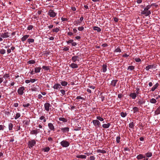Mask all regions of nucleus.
<instances>
[{
  "instance_id": "nucleus-1",
  "label": "nucleus",
  "mask_w": 160,
  "mask_h": 160,
  "mask_svg": "<svg viewBox=\"0 0 160 160\" xmlns=\"http://www.w3.org/2000/svg\"><path fill=\"white\" fill-rule=\"evenodd\" d=\"M48 15L50 17H55L57 15V13L54 11L52 9H50L48 11Z\"/></svg>"
},
{
  "instance_id": "nucleus-2",
  "label": "nucleus",
  "mask_w": 160,
  "mask_h": 160,
  "mask_svg": "<svg viewBox=\"0 0 160 160\" xmlns=\"http://www.w3.org/2000/svg\"><path fill=\"white\" fill-rule=\"evenodd\" d=\"M25 89L23 86H22L19 88L17 91V92L18 94L20 95H22L24 93Z\"/></svg>"
},
{
  "instance_id": "nucleus-3",
  "label": "nucleus",
  "mask_w": 160,
  "mask_h": 160,
  "mask_svg": "<svg viewBox=\"0 0 160 160\" xmlns=\"http://www.w3.org/2000/svg\"><path fill=\"white\" fill-rule=\"evenodd\" d=\"M151 12L150 11L147 10L145 8L144 10L142 11L141 12V14L142 15H145L146 16H147L151 14Z\"/></svg>"
},
{
  "instance_id": "nucleus-4",
  "label": "nucleus",
  "mask_w": 160,
  "mask_h": 160,
  "mask_svg": "<svg viewBox=\"0 0 160 160\" xmlns=\"http://www.w3.org/2000/svg\"><path fill=\"white\" fill-rule=\"evenodd\" d=\"M92 123L96 128L100 127V123L98 120H93L92 121Z\"/></svg>"
},
{
  "instance_id": "nucleus-5",
  "label": "nucleus",
  "mask_w": 160,
  "mask_h": 160,
  "mask_svg": "<svg viewBox=\"0 0 160 160\" xmlns=\"http://www.w3.org/2000/svg\"><path fill=\"white\" fill-rule=\"evenodd\" d=\"M61 145L63 147H67L69 145V142L65 140H64L60 142Z\"/></svg>"
},
{
  "instance_id": "nucleus-6",
  "label": "nucleus",
  "mask_w": 160,
  "mask_h": 160,
  "mask_svg": "<svg viewBox=\"0 0 160 160\" xmlns=\"http://www.w3.org/2000/svg\"><path fill=\"white\" fill-rule=\"evenodd\" d=\"M28 145L29 148H32L36 144V142L35 140H32L28 142Z\"/></svg>"
},
{
  "instance_id": "nucleus-7",
  "label": "nucleus",
  "mask_w": 160,
  "mask_h": 160,
  "mask_svg": "<svg viewBox=\"0 0 160 160\" xmlns=\"http://www.w3.org/2000/svg\"><path fill=\"white\" fill-rule=\"evenodd\" d=\"M3 78H4L5 81L4 82V83H6L8 82V81L7 80V79H10V76L9 73H6L4 74L3 77Z\"/></svg>"
},
{
  "instance_id": "nucleus-8",
  "label": "nucleus",
  "mask_w": 160,
  "mask_h": 160,
  "mask_svg": "<svg viewBox=\"0 0 160 160\" xmlns=\"http://www.w3.org/2000/svg\"><path fill=\"white\" fill-rule=\"evenodd\" d=\"M139 94L138 92L136 91V92H133L131 93L130 95L129 96L132 98L133 99H135L137 96L138 95V94Z\"/></svg>"
},
{
  "instance_id": "nucleus-9",
  "label": "nucleus",
  "mask_w": 160,
  "mask_h": 160,
  "mask_svg": "<svg viewBox=\"0 0 160 160\" xmlns=\"http://www.w3.org/2000/svg\"><path fill=\"white\" fill-rule=\"evenodd\" d=\"M156 68V66L154 64L152 65H149L147 66L145 69L147 71H148L149 69L155 68Z\"/></svg>"
},
{
  "instance_id": "nucleus-10",
  "label": "nucleus",
  "mask_w": 160,
  "mask_h": 160,
  "mask_svg": "<svg viewBox=\"0 0 160 160\" xmlns=\"http://www.w3.org/2000/svg\"><path fill=\"white\" fill-rule=\"evenodd\" d=\"M40 131L39 129H36L31 131L30 133L32 135L35 134L36 135L38 133L40 132Z\"/></svg>"
},
{
  "instance_id": "nucleus-11",
  "label": "nucleus",
  "mask_w": 160,
  "mask_h": 160,
  "mask_svg": "<svg viewBox=\"0 0 160 160\" xmlns=\"http://www.w3.org/2000/svg\"><path fill=\"white\" fill-rule=\"evenodd\" d=\"M44 106L45 109L46 111H49L50 110V107H51V105L49 103H45L44 105Z\"/></svg>"
},
{
  "instance_id": "nucleus-12",
  "label": "nucleus",
  "mask_w": 160,
  "mask_h": 160,
  "mask_svg": "<svg viewBox=\"0 0 160 160\" xmlns=\"http://www.w3.org/2000/svg\"><path fill=\"white\" fill-rule=\"evenodd\" d=\"M48 126L50 130L52 131H55V127L53 125L52 123H48Z\"/></svg>"
},
{
  "instance_id": "nucleus-13",
  "label": "nucleus",
  "mask_w": 160,
  "mask_h": 160,
  "mask_svg": "<svg viewBox=\"0 0 160 160\" xmlns=\"http://www.w3.org/2000/svg\"><path fill=\"white\" fill-rule=\"evenodd\" d=\"M0 36L2 38H7L9 37L8 33V32H6L4 33H0Z\"/></svg>"
},
{
  "instance_id": "nucleus-14",
  "label": "nucleus",
  "mask_w": 160,
  "mask_h": 160,
  "mask_svg": "<svg viewBox=\"0 0 160 160\" xmlns=\"http://www.w3.org/2000/svg\"><path fill=\"white\" fill-rule=\"evenodd\" d=\"M53 87L54 89L56 90H58L60 88H62V87L61 86V84L58 83L55 84L53 85Z\"/></svg>"
},
{
  "instance_id": "nucleus-15",
  "label": "nucleus",
  "mask_w": 160,
  "mask_h": 160,
  "mask_svg": "<svg viewBox=\"0 0 160 160\" xmlns=\"http://www.w3.org/2000/svg\"><path fill=\"white\" fill-rule=\"evenodd\" d=\"M69 128L68 127H65L61 128V130L63 133L68 132L69 131Z\"/></svg>"
},
{
  "instance_id": "nucleus-16",
  "label": "nucleus",
  "mask_w": 160,
  "mask_h": 160,
  "mask_svg": "<svg viewBox=\"0 0 160 160\" xmlns=\"http://www.w3.org/2000/svg\"><path fill=\"white\" fill-rule=\"evenodd\" d=\"M145 100L143 99H139L138 102V104L141 106L142 104H144L145 103Z\"/></svg>"
},
{
  "instance_id": "nucleus-17",
  "label": "nucleus",
  "mask_w": 160,
  "mask_h": 160,
  "mask_svg": "<svg viewBox=\"0 0 160 160\" xmlns=\"http://www.w3.org/2000/svg\"><path fill=\"white\" fill-rule=\"evenodd\" d=\"M29 35H26L23 36L21 38V41L24 42L29 37Z\"/></svg>"
},
{
  "instance_id": "nucleus-18",
  "label": "nucleus",
  "mask_w": 160,
  "mask_h": 160,
  "mask_svg": "<svg viewBox=\"0 0 160 160\" xmlns=\"http://www.w3.org/2000/svg\"><path fill=\"white\" fill-rule=\"evenodd\" d=\"M107 65L106 64H104L102 66V68L101 71L103 72H105L107 70Z\"/></svg>"
},
{
  "instance_id": "nucleus-19",
  "label": "nucleus",
  "mask_w": 160,
  "mask_h": 160,
  "mask_svg": "<svg viewBox=\"0 0 160 160\" xmlns=\"http://www.w3.org/2000/svg\"><path fill=\"white\" fill-rule=\"evenodd\" d=\"M36 85L35 84H33L32 85V87L31 88V90L32 91H36L38 89L36 87Z\"/></svg>"
},
{
  "instance_id": "nucleus-20",
  "label": "nucleus",
  "mask_w": 160,
  "mask_h": 160,
  "mask_svg": "<svg viewBox=\"0 0 160 160\" xmlns=\"http://www.w3.org/2000/svg\"><path fill=\"white\" fill-rule=\"evenodd\" d=\"M159 83H157L155 85H154L151 88V91H154L158 86Z\"/></svg>"
},
{
  "instance_id": "nucleus-21",
  "label": "nucleus",
  "mask_w": 160,
  "mask_h": 160,
  "mask_svg": "<svg viewBox=\"0 0 160 160\" xmlns=\"http://www.w3.org/2000/svg\"><path fill=\"white\" fill-rule=\"evenodd\" d=\"M111 125L110 123H108L107 124H104L102 125V127L103 128H108Z\"/></svg>"
},
{
  "instance_id": "nucleus-22",
  "label": "nucleus",
  "mask_w": 160,
  "mask_h": 160,
  "mask_svg": "<svg viewBox=\"0 0 160 160\" xmlns=\"http://www.w3.org/2000/svg\"><path fill=\"white\" fill-rule=\"evenodd\" d=\"M70 66L72 68H78V65L75 63H72L70 65Z\"/></svg>"
},
{
  "instance_id": "nucleus-23",
  "label": "nucleus",
  "mask_w": 160,
  "mask_h": 160,
  "mask_svg": "<svg viewBox=\"0 0 160 160\" xmlns=\"http://www.w3.org/2000/svg\"><path fill=\"white\" fill-rule=\"evenodd\" d=\"M118 80L117 79L113 80L111 81V85L113 87H115L116 84L118 82Z\"/></svg>"
},
{
  "instance_id": "nucleus-24",
  "label": "nucleus",
  "mask_w": 160,
  "mask_h": 160,
  "mask_svg": "<svg viewBox=\"0 0 160 160\" xmlns=\"http://www.w3.org/2000/svg\"><path fill=\"white\" fill-rule=\"evenodd\" d=\"M78 56H75L72 57V60L73 62H75L78 60Z\"/></svg>"
},
{
  "instance_id": "nucleus-25",
  "label": "nucleus",
  "mask_w": 160,
  "mask_h": 160,
  "mask_svg": "<svg viewBox=\"0 0 160 160\" xmlns=\"http://www.w3.org/2000/svg\"><path fill=\"white\" fill-rule=\"evenodd\" d=\"M160 114V106L155 111V115H158Z\"/></svg>"
},
{
  "instance_id": "nucleus-26",
  "label": "nucleus",
  "mask_w": 160,
  "mask_h": 160,
  "mask_svg": "<svg viewBox=\"0 0 160 160\" xmlns=\"http://www.w3.org/2000/svg\"><path fill=\"white\" fill-rule=\"evenodd\" d=\"M41 69L40 67H36L35 68L34 72L35 73H39L40 72V70Z\"/></svg>"
},
{
  "instance_id": "nucleus-27",
  "label": "nucleus",
  "mask_w": 160,
  "mask_h": 160,
  "mask_svg": "<svg viewBox=\"0 0 160 160\" xmlns=\"http://www.w3.org/2000/svg\"><path fill=\"white\" fill-rule=\"evenodd\" d=\"M145 155L140 154L137 156V158L138 159H141L143 158H145Z\"/></svg>"
},
{
  "instance_id": "nucleus-28",
  "label": "nucleus",
  "mask_w": 160,
  "mask_h": 160,
  "mask_svg": "<svg viewBox=\"0 0 160 160\" xmlns=\"http://www.w3.org/2000/svg\"><path fill=\"white\" fill-rule=\"evenodd\" d=\"M93 29L97 31L98 32H100L101 31V29L98 27L95 26L93 27Z\"/></svg>"
},
{
  "instance_id": "nucleus-29",
  "label": "nucleus",
  "mask_w": 160,
  "mask_h": 160,
  "mask_svg": "<svg viewBox=\"0 0 160 160\" xmlns=\"http://www.w3.org/2000/svg\"><path fill=\"white\" fill-rule=\"evenodd\" d=\"M21 116V114L19 113H17L14 116V119L15 120H17Z\"/></svg>"
},
{
  "instance_id": "nucleus-30",
  "label": "nucleus",
  "mask_w": 160,
  "mask_h": 160,
  "mask_svg": "<svg viewBox=\"0 0 160 160\" xmlns=\"http://www.w3.org/2000/svg\"><path fill=\"white\" fill-rule=\"evenodd\" d=\"M60 28H54L52 30V31L53 32H57L60 31Z\"/></svg>"
},
{
  "instance_id": "nucleus-31",
  "label": "nucleus",
  "mask_w": 160,
  "mask_h": 160,
  "mask_svg": "<svg viewBox=\"0 0 160 160\" xmlns=\"http://www.w3.org/2000/svg\"><path fill=\"white\" fill-rule=\"evenodd\" d=\"M59 121H63V122H67V119L64 118H62V117L59 118Z\"/></svg>"
},
{
  "instance_id": "nucleus-32",
  "label": "nucleus",
  "mask_w": 160,
  "mask_h": 160,
  "mask_svg": "<svg viewBox=\"0 0 160 160\" xmlns=\"http://www.w3.org/2000/svg\"><path fill=\"white\" fill-rule=\"evenodd\" d=\"M86 156L84 155H77L76 156V158H81L82 159L86 158Z\"/></svg>"
},
{
  "instance_id": "nucleus-33",
  "label": "nucleus",
  "mask_w": 160,
  "mask_h": 160,
  "mask_svg": "<svg viewBox=\"0 0 160 160\" xmlns=\"http://www.w3.org/2000/svg\"><path fill=\"white\" fill-rule=\"evenodd\" d=\"M35 61L34 60H30L27 62V63L28 64H32L35 63Z\"/></svg>"
},
{
  "instance_id": "nucleus-34",
  "label": "nucleus",
  "mask_w": 160,
  "mask_h": 160,
  "mask_svg": "<svg viewBox=\"0 0 160 160\" xmlns=\"http://www.w3.org/2000/svg\"><path fill=\"white\" fill-rule=\"evenodd\" d=\"M134 126V124L133 122H131L129 124V127L131 128H133Z\"/></svg>"
},
{
  "instance_id": "nucleus-35",
  "label": "nucleus",
  "mask_w": 160,
  "mask_h": 160,
  "mask_svg": "<svg viewBox=\"0 0 160 160\" xmlns=\"http://www.w3.org/2000/svg\"><path fill=\"white\" fill-rule=\"evenodd\" d=\"M34 40L33 39L28 38L27 40L29 44H30L31 43L34 42Z\"/></svg>"
},
{
  "instance_id": "nucleus-36",
  "label": "nucleus",
  "mask_w": 160,
  "mask_h": 160,
  "mask_svg": "<svg viewBox=\"0 0 160 160\" xmlns=\"http://www.w3.org/2000/svg\"><path fill=\"white\" fill-rule=\"evenodd\" d=\"M39 119L40 120H43V121L44 122H45L46 121L45 117L44 116H41L39 118Z\"/></svg>"
},
{
  "instance_id": "nucleus-37",
  "label": "nucleus",
  "mask_w": 160,
  "mask_h": 160,
  "mask_svg": "<svg viewBox=\"0 0 160 160\" xmlns=\"http://www.w3.org/2000/svg\"><path fill=\"white\" fill-rule=\"evenodd\" d=\"M13 125L12 123H10L8 125V129L9 130H11L13 127Z\"/></svg>"
},
{
  "instance_id": "nucleus-38",
  "label": "nucleus",
  "mask_w": 160,
  "mask_h": 160,
  "mask_svg": "<svg viewBox=\"0 0 160 160\" xmlns=\"http://www.w3.org/2000/svg\"><path fill=\"white\" fill-rule=\"evenodd\" d=\"M121 116L123 118L125 117L127 115V113L126 112H122L120 113Z\"/></svg>"
},
{
  "instance_id": "nucleus-39",
  "label": "nucleus",
  "mask_w": 160,
  "mask_h": 160,
  "mask_svg": "<svg viewBox=\"0 0 160 160\" xmlns=\"http://www.w3.org/2000/svg\"><path fill=\"white\" fill-rule=\"evenodd\" d=\"M133 112L134 113H135L136 112H138L139 111V109L138 108L136 107H134L133 108Z\"/></svg>"
},
{
  "instance_id": "nucleus-40",
  "label": "nucleus",
  "mask_w": 160,
  "mask_h": 160,
  "mask_svg": "<svg viewBox=\"0 0 160 160\" xmlns=\"http://www.w3.org/2000/svg\"><path fill=\"white\" fill-rule=\"evenodd\" d=\"M42 68L44 69L45 70H50V67L49 66H43L42 67Z\"/></svg>"
},
{
  "instance_id": "nucleus-41",
  "label": "nucleus",
  "mask_w": 160,
  "mask_h": 160,
  "mask_svg": "<svg viewBox=\"0 0 160 160\" xmlns=\"http://www.w3.org/2000/svg\"><path fill=\"white\" fill-rule=\"evenodd\" d=\"M150 102L152 103H155L157 102V101L156 99L153 98L150 100Z\"/></svg>"
},
{
  "instance_id": "nucleus-42",
  "label": "nucleus",
  "mask_w": 160,
  "mask_h": 160,
  "mask_svg": "<svg viewBox=\"0 0 160 160\" xmlns=\"http://www.w3.org/2000/svg\"><path fill=\"white\" fill-rule=\"evenodd\" d=\"M146 157L148 158L152 156V153L151 152H148L145 154Z\"/></svg>"
},
{
  "instance_id": "nucleus-43",
  "label": "nucleus",
  "mask_w": 160,
  "mask_h": 160,
  "mask_svg": "<svg viewBox=\"0 0 160 160\" xmlns=\"http://www.w3.org/2000/svg\"><path fill=\"white\" fill-rule=\"evenodd\" d=\"M61 84L62 86H65L68 84V82L66 81H62L61 82Z\"/></svg>"
},
{
  "instance_id": "nucleus-44",
  "label": "nucleus",
  "mask_w": 160,
  "mask_h": 160,
  "mask_svg": "<svg viewBox=\"0 0 160 160\" xmlns=\"http://www.w3.org/2000/svg\"><path fill=\"white\" fill-rule=\"evenodd\" d=\"M114 52H121V50L119 48V47H118L116 49H115L114 51Z\"/></svg>"
},
{
  "instance_id": "nucleus-45",
  "label": "nucleus",
  "mask_w": 160,
  "mask_h": 160,
  "mask_svg": "<svg viewBox=\"0 0 160 160\" xmlns=\"http://www.w3.org/2000/svg\"><path fill=\"white\" fill-rule=\"evenodd\" d=\"M134 69V67L133 66H129L128 68V70H132Z\"/></svg>"
},
{
  "instance_id": "nucleus-46",
  "label": "nucleus",
  "mask_w": 160,
  "mask_h": 160,
  "mask_svg": "<svg viewBox=\"0 0 160 160\" xmlns=\"http://www.w3.org/2000/svg\"><path fill=\"white\" fill-rule=\"evenodd\" d=\"M6 53V51L5 49H2L0 50V53L2 54H3Z\"/></svg>"
},
{
  "instance_id": "nucleus-47",
  "label": "nucleus",
  "mask_w": 160,
  "mask_h": 160,
  "mask_svg": "<svg viewBox=\"0 0 160 160\" xmlns=\"http://www.w3.org/2000/svg\"><path fill=\"white\" fill-rule=\"evenodd\" d=\"M23 123H24L25 125H28L30 123V120H24V121Z\"/></svg>"
},
{
  "instance_id": "nucleus-48",
  "label": "nucleus",
  "mask_w": 160,
  "mask_h": 160,
  "mask_svg": "<svg viewBox=\"0 0 160 160\" xmlns=\"http://www.w3.org/2000/svg\"><path fill=\"white\" fill-rule=\"evenodd\" d=\"M30 104L29 103H27V104L23 103L22 104V106L24 108L28 107L30 106Z\"/></svg>"
},
{
  "instance_id": "nucleus-49",
  "label": "nucleus",
  "mask_w": 160,
  "mask_h": 160,
  "mask_svg": "<svg viewBox=\"0 0 160 160\" xmlns=\"http://www.w3.org/2000/svg\"><path fill=\"white\" fill-rule=\"evenodd\" d=\"M96 118L98 120H100V121H103V118L101 117L100 116H97L96 117Z\"/></svg>"
},
{
  "instance_id": "nucleus-50",
  "label": "nucleus",
  "mask_w": 160,
  "mask_h": 160,
  "mask_svg": "<svg viewBox=\"0 0 160 160\" xmlns=\"http://www.w3.org/2000/svg\"><path fill=\"white\" fill-rule=\"evenodd\" d=\"M33 28V26L32 25H29L28 26L27 28V29L28 30H32Z\"/></svg>"
},
{
  "instance_id": "nucleus-51",
  "label": "nucleus",
  "mask_w": 160,
  "mask_h": 160,
  "mask_svg": "<svg viewBox=\"0 0 160 160\" xmlns=\"http://www.w3.org/2000/svg\"><path fill=\"white\" fill-rule=\"evenodd\" d=\"M60 91L62 94V95H64L65 94V91L63 89H61L60 90Z\"/></svg>"
},
{
  "instance_id": "nucleus-52",
  "label": "nucleus",
  "mask_w": 160,
  "mask_h": 160,
  "mask_svg": "<svg viewBox=\"0 0 160 160\" xmlns=\"http://www.w3.org/2000/svg\"><path fill=\"white\" fill-rule=\"evenodd\" d=\"M121 138L120 136L117 137L116 138V142L117 143H118L120 142V140Z\"/></svg>"
},
{
  "instance_id": "nucleus-53",
  "label": "nucleus",
  "mask_w": 160,
  "mask_h": 160,
  "mask_svg": "<svg viewBox=\"0 0 160 160\" xmlns=\"http://www.w3.org/2000/svg\"><path fill=\"white\" fill-rule=\"evenodd\" d=\"M37 79H30V82L32 83H33L35 81H37Z\"/></svg>"
},
{
  "instance_id": "nucleus-54",
  "label": "nucleus",
  "mask_w": 160,
  "mask_h": 160,
  "mask_svg": "<svg viewBox=\"0 0 160 160\" xmlns=\"http://www.w3.org/2000/svg\"><path fill=\"white\" fill-rule=\"evenodd\" d=\"M135 61L137 62H139L141 61V59L139 58H136L135 59Z\"/></svg>"
},
{
  "instance_id": "nucleus-55",
  "label": "nucleus",
  "mask_w": 160,
  "mask_h": 160,
  "mask_svg": "<svg viewBox=\"0 0 160 160\" xmlns=\"http://www.w3.org/2000/svg\"><path fill=\"white\" fill-rule=\"evenodd\" d=\"M78 29L79 31H82L84 29V28L83 27H79L78 28Z\"/></svg>"
},
{
  "instance_id": "nucleus-56",
  "label": "nucleus",
  "mask_w": 160,
  "mask_h": 160,
  "mask_svg": "<svg viewBox=\"0 0 160 160\" xmlns=\"http://www.w3.org/2000/svg\"><path fill=\"white\" fill-rule=\"evenodd\" d=\"M97 152L98 153H106V151H97Z\"/></svg>"
},
{
  "instance_id": "nucleus-57",
  "label": "nucleus",
  "mask_w": 160,
  "mask_h": 160,
  "mask_svg": "<svg viewBox=\"0 0 160 160\" xmlns=\"http://www.w3.org/2000/svg\"><path fill=\"white\" fill-rule=\"evenodd\" d=\"M73 42V40L71 39V40H69L67 41V43L69 44V43H72V42Z\"/></svg>"
},
{
  "instance_id": "nucleus-58",
  "label": "nucleus",
  "mask_w": 160,
  "mask_h": 160,
  "mask_svg": "<svg viewBox=\"0 0 160 160\" xmlns=\"http://www.w3.org/2000/svg\"><path fill=\"white\" fill-rule=\"evenodd\" d=\"M90 160H94L95 158L93 156H91L89 158Z\"/></svg>"
},
{
  "instance_id": "nucleus-59",
  "label": "nucleus",
  "mask_w": 160,
  "mask_h": 160,
  "mask_svg": "<svg viewBox=\"0 0 160 160\" xmlns=\"http://www.w3.org/2000/svg\"><path fill=\"white\" fill-rule=\"evenodd\" d=\"M61 20L62 21H65L68 20V19L66 18H61Z\"/></svg>"
},
{
  "instance_id": "nucleus-60",
  "label": "nucleus",
  "mask_w": 160,
  "mask_h": 160,
  "mask_svg": "<svg viewBox=\"0 0 160 160\" xmlns=\"http://www.w3.org/2000/svg\"><path fill=\"white\" fill-rule=\"evenodd\" d=\"M69 50V48L68 47H66L63 49V50L64 51H67Z\"/></svg>"
},
{
  "instance_id": "nucleus-61",
  "label": "nucleus",
  "mask_w": 160,
  "mask_h": 160,
  "mask_svg": "<svg viewBox=\"0 0 160 160\" xmlns=\"http://www.w3.org/2000/svg\"><path fill=\"white\" fill-rule=\"evenodd\" d=\"M3 126V125H0V130H4V126Z\"/></svg>"
},
{
  "instance_id": "nucleus-62",
  "label": "nucleus",
  "mask_w": 160,
  "mask_h": 160,
  "mask_svg": "<svg viewBox=\"0 0 160 160\" xmlns=\"http://www.w3.org/2000/svg\"><path fill=\"white\" fill-rule=\"evenodd\" d=\"M76 99H84L83 98H82L81 96H80L77 97L76 98Z\"/></svg>"
},
{
  "instance_id": "nucleus-63",
  "label": "nucleus",
  "mask_w": 160,
  "mask_h": 160,
  "mask_svg": "<svg viewBox=\"0 0 160 160\" xmlns=\"http://www.w3.org/2000/svg\"><path fill=\"white\" fill-rule=\"evenodd\" d=\"M7 52L8 53H9L11 52V50L10 48H8L7 50Z\"/></svg>"
},
{
  "instance_id": "nucleus-64",
  "label": "nucleus",
  "mask_w": 160,
  "mask_h": 160,
  "mask_svg": "<svg viewBox=\"0 0 160 160\" xmlns=\"http://www.w3.org/2000/svg\"><path fill=\"white\" fill-rule=\"evenodd\" d=\"M25 82L26 83H27V84L29 83H30V80H25Z\"/></svg>"
}]
</instances>
